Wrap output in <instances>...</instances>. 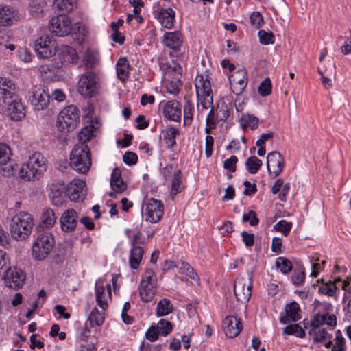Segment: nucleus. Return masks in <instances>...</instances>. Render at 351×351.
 Wrapping results in <instances>:
<instances>
[{"instance_id":"obj_51","label":"nucleus","mask_w":351,"mask_h":351,"mask_svg":"<svg viewBox=\"0 0 351 351\" xmlns=\"http://www.w3.org/2000/svg\"><path fill=\"white\" fill-rule=\"evenodd\" d=\"M156 328L159 333L163 336H167L173 330L172 324L170 322L163 319H160L158 322Z\"/></svg>"},{"instance_id":"obj_38","label":"nucleus","mask_w":351,"mask_h":351,"mask_svg":"<svg viewBox=\"0 0 351 351\" xmlns=\"http://www.w3.org/2000/svg\"><path fill=\"white\" fill-rule=\"evenodd\" d=\"M182 173L180 170H178L174 173L172 181H171V195H176L180 193L183 189L182 184Z\"/></svg>"},{"instance_id":"obj_43","label":"nucleus","mask_w":351,"mask_h":351,"mask_svg":"<svg viewBox=\"0 0 351 351\" xmlns=\"http://www.w3.org/2000/svg\"><path fill=\"white\" fill-rule=\"evenodd\" d=\"M276 266L283 274L289 273L293 267L291 262L285 257H278L276 260Z\"/></svg>"},{"instance_id":"obj_19","label":"nucleus","mask_w":351,"mask_h":351,"mask_svg":"<svg viewBox=\"0 0 351 351\" xmlns=\"http://www.w3.org/2000/svg\"><path fill=\"white\" fill-rule=\"evenodd\" d=\"M78 215L73 208L66 210L62 215L60 220L61 229L64 232H73L77 225Z\"/></svg>"},{"instance_id":"obj_15","label":"nucleus","mask_w":351,"mask_h":351,"mask_svg":"<svg viewBox=\"0 0 351 351\" xmlns=\"http://www.w3.org/2000/svg\"><path fill=\"white\" fill-rule=\"evenodd\" d=\"M285 166L282 156L276 151L269 153L267 156V169L269 176L273 178L280 174Z\"/></svg>"},{"instance_id":"obj_36","label":"nucleus","mask_w":351,"mask_h":351,"mask_svg":"<svg viewBox=\"0 0 351 351\" xmlns=\"http://www.w3.org/2000/svg\"><path fill=\"white\" fill-rule=\"evenodd\" d=\"M173 309L171 301L167 298H163L157 304L156 315L158 317L165 316L171 313Z\"/></svg>"},{"instance_id":"obj_55","label":"nucleus","mask_w":351,"mask_h":351,"mask_svg":"<svg viewBox=\"0 0 351 351\" xmlns=\"http://www.w3.org/2000/svg\"><path fill=\"white\" fill-rule=\"evenodd\" d=\"M260 43L263 45L273 44L275 40L274 36L271 32L265 30H260L258 33Z\"/></svg>"},{"instance_id":"obj_8","label":"nucleus","mask_w":351,"mask_h":351,"mask_svg":"<svg viewBox=\"0 0 351 351\" xmlns=\"http://www.w3.org/2000/svg\"><path fill=\"white\" fill-rule=\"evenodd\" d=\"M99 77L93 71L83 74L78 81V92L85 97H92L97 89Z\"/></svg>"},{"instance_id":"obj_24","label":"nucleus","mask_w":351,"mask_h":351,"mask_svg":"<svg viewBox=\"0 0 351 351\" xmlns=\"http://www.w3.org/2000/svg\"><path fill=\"white\" fill-rule=\"evenodd\" d=\"M107 293L105 291V287L103 285H95L96 302L97 305L105 311L108 307V299L111 298V286L110 284L106 285Z\"/></svg>"},{"instance_id":"obj_47","label":"nucleus","mask_w":351,"mask_h":351,"mask_svg":"<svg viewBox=\"0 0 351 351\" xmlns=\"http://www.w3.org/2000/svg\"><path fill=\"white\" fill-rule=\"evenodd\" d=\"M284 332L287 335H294L298 337L303 338L305 337V332L302 328L297 324H291L286 326Z\"/></svg>"},{"instance_id":"obj_50","label":"nucleus","mask_w":351,"mask_h":351,"mask_svg":"<svg viewBox=\"0 0 351 351\" xmlns=\"http://www.w3.org/2000/svg\"><path fill=\"white\" fill-rule=\"evenodd\" d=\"M140 284L157 285V277L151 269H147L142 276Z\"/></svg>"},{"instance_id":"obj_40","label":"nucleus","mask_w":351,"mask_h":351,"mask_svg":"<svg viewBox=\"0 0 351 351\" xmlns=\"http://www.w3.org/2000/svg\"><path fill=\"white\" fill-rule=\"evenodd\" d=\"M262 164V161L256 156H250L245 162L246 169L249 173L255 174L259 170Z\"/></svg>"},{"instance_id":"obj_48","label":"nucleus","mask_w":351,"mask_h":351,"mask_svg":"<svg viewBox=\"0 0 351 351\" xmlns=\"http://www.w3.org/2000/svg\"><path fill=\"white\" fill-rule=\"evenodd\" d=\"M12 152L10 147L3 143H0V165L9 162L11 158Z\"/></svg>"},{"instance_id":"obj_58","label":"nucleus","mask_w":351,"mask_h":351,"mask_svg":"<svg viewBox=\"0 0 351 351\" xmlns=\"http://www.w3.org/2000/svg\"><path fill=\"white\" fill-rule=\"evenodd\" d=\"M111 29L113 32V34H112V40L119 43L120 45L123 44L125 38L124 36L119 32V29H117V23L112 22L111 23Z\"/></svg>"},{"instance_id":"obj_25","label":"nucleus","mask_w":351,"mask_h":351,"mask_svg":"<svg viewBox=\"0 0 351 351\" xmlns=\"http://www.w3.org/2000/svg\"><path fill=\"white\" fill-rule=\"evenodd\" d=\"M310 327L308 333L310 335H313V341L319 343L330 339V335L326 328L319 324L318 320H312Z\"/></svg>"},{"instance_id":"obj_11","label":"nucleus","mask_w":351,"mask_h":351,"mask_svg":"<svg viewBox=\"0 0 351 351\" xmlns=\"http://www.w3.org/2000/svg\"><path fill=\"white\" fill-rule=\"evenodd\" d=\"M29 101L36 110H43L49 103V94L42 86H34L29 92Z\"/></svg>"},{"instance_id":"obj_52","label":"nucleus","mask_w":351,"mask_h":351,"mask_svg":"<svg viewBox=\"0 0 351 351\" xmlns=\"http://www.w3.org/2000/svg\"><path fill=\"white\" fill-rule=\"evenodd\" d=\"M271 92V82L269 77L265 78L259 85L258 93L261 96L269 95Z\"/></svg>"},{"instance_id":"obj_5","label":"nucleus","mask_w":351,"mask_h":351,"mask_svg":"<svg viewBox=\"0 0 351 351\" xmlns=\"http://www.w3.org/2000/svg\"><path fill=\"white\" fill-rule=\"evenodd\" d=\"M197 97V108L204 110L213 106V92L210 82L202 75H198L195 80Z\"/></svg>"},{"instance_id":"obj_12","label":"nucleus","mask_w":351,"mask_h":351,"mask_svg":"<svg viewBox=\"0 0 351 351\" xmlns=\"http://www.w3.org/2000/svg\"><path fill=\"white\" fill-rule=\"evenodd\" d=\"M164 213V206L161 201L154 198L149 199L145 204L146 220L151 223L159 221Z\"/></svg>"},{"instance_id":"obj_33","label":"nucleus","mask_w":351,"mask_h":351,"mask_svg":"<svg viewBox=\"0 0 351 351\" xmlns=\"http://www.w3.org/2000/svg\"><path fill=\"white\" fill-rule=\"evenodd\" d=\"M157 285L140 284L139 295L144 302H149L153 300L156 293Z\"/></svg>"},{"instance_id":"obj_18","label":"nucleus","mask_w":351,"mask_h":351,"mask_svg":"<svg viewBox=\"0 0 351 351\" xmlns=\"http://www.w3.org/2000/svg\"><path fill=\"white\" fill-rule=\"evenodd\" d=\"M5 108L8 115L12 120L21 121L25 115V108L19 97L9 100L8 103H3Z\"/></svg>"},{"instance_id":"obj_4","label":"nucleus","mask_w":351,"mask_h":351,"mask_svg":"<svg viewBox=\"0 0 351 351\" xmlns=\"http://www.w3.org/2000/svg\"><path fill=\"white\" fill-rule=\"evenodd\" d=\"M80 121L79 110L73 105L65 107L57 117V127L62 132H70L75 130Z\"/></svg>"},{"instance_id":"obj_63","label":"nucleus","mask_w":351,"mask_h":351,"mask_svg":"<svg viewBox=\"0 0 351 351\" xmlns=\"http://www.w3.org/2000/svg\"><path fill=\"white\" fill-rule=\"evenodd\" d=\"M123 162L128 165H133L137 162V155L132 152H127L123 156Z\"/></svg>"},{"instance_id":"obj_1","label":"nucleus","mask_w":351,"mask_h":351,"mask_svg":"<svg viewBox=\"0 0 351 351\" xmlns=\"http://www.w3.org/2000/svg\"><path fill=\"white\" fill-rule=\"evenodd\" d=\"M46 162V159L40 153L33 154L29 156L28 162L21 166L19 177L27 181L39 180L47 170Z\"/></svg>"},{"instance_id":"obj_34","label":"nucleus","mask_w":351,"mask_h":351,"mask_svg":"<svg viewBox=\"0 0 351 351\" xmlns=\"http://www.w3.org/2000/svg\"><path fill=\"white\" fill-rule=\"evenodd\" d=\"M144 250L140 246H134L130 250V265L132 269H136L138 267L142 260Z\"/></svg>"},{"instance_id":"obj_54","label":"nucleus","mask_w":351,"mask_h":351,"mask_svg":"<svg viewBox=\"0 0 351 351\" xmlns=\"http://www.w3.org/2000/svg\"><path fill=\"white\" fill-rule=\"evenodd\" d=\"M230 115L229 108L225 104H221L217 108L216 119L218 121H223L227 119Z\"/></svg>"},{"instance_id":"obj_49","label":"nucleus","mask_w":351,"mask_h":351,"mask_svg":"<svg viewBox=\"0 0 351 351\" xmlns=\"http://www.w3.org/2000/svg\"><path fill=\"white\" fill-rule=\"evenodd\" d=\"M193 107L191 101H186L184 106V125H190L193 121Z\"/></svg>"},{"instance_id":"obj_17","label":"nucleus","mask_w":351,"mask_h":351,"mask_svg":"<svg viewBox=\"0 0 351 351\" xmlns=\"http://www.w3.org/2000/svg\"><path fill=\"white\" fill-rule=\"evenodd\" d=\"M162 107V113L165 118L170 121L179 122L181 120V104L177 100L162 101L160 104Z\"/></svg>"},{"instance_id":"obj_6","label":"nucleus","mask_w":351,"mask_h":351,"mask_svg":"<svg viewBox=\"0 0 351 351\" xmlns=\"http://www.w3.org/2000/svg\"><path fill=\"white\" fill-rule=\"evenodd\" d=\"M55 243V239L51 233L40 234L32 245V254L34 259L44 260L50 253Z\"/></svg>"},{"instance_id":"obj_14","label":"nucleus","mask_w":351,"mask_h":351,"mask_svg":"<svg viewBox=\"0 0 351 351\" xmlns=\"http://www.w3.org/2000/svg\"><path fill=\"white\" fill-rule=\"evenodd\" d=\"M5 284L14 289L21 288L25 279V273L16 267H9L3 276Z\"/></svg>"},{"instance_id":"obj_37","label":"nucleus","mask_w":351,"mask_h":351,"mask_svg":"<svg viewBox=\"0 0 351 351\" xmlns=\"http://www.w3.org/2000/svg\"><path fill=\"white\" fill-rule=\"evenodd\" d=\"M240 121L243 130H245L247 128L254 130L258 125V119L250 114H243L240 118Z\"/></svg>"},{"instance_id":"obj_27","label":"nucleus","mask_w":351,"mask_h":351,"mask_svg":"<svg viewBox=\"0 0 351 351\" xmlns=\"http://www.w3.org/2000/svg\"><path fill=\"white\" fill-rule=\"evenodd\" d=\"M300 309L298 304L295 302H292L286 306V315L284 317H281L280 321L283 324L291 322H295L300 319Z\"/></svg>"},{"instance_id":"obj_31","label":"nucleus","mask_w":351,"mask_h":351,"mask_svg":"<svg viewBox=\"0 0 351 351\" xmlns=\"http://www.w3.org/2000/svg\"><path fill=\"white\" fill-rule=\"evenodd\" d=\"M56 219L57 217L53 210L51 208H46L42 213L40 222L37 228L38 230L50 228L54 225Z\"/></svg>"},{"instance_id":"obj_26","label":"nucleus","mask_w":351,"mask_h":351,"mask_svg":"<svg viewBox=\"0 0 351 351\" xmlns=\"http://www.w3.org/2000/svg\"><path fill=\"white\" fill-rule=\"evenodd\" d=\"M163 42L167 47L177 51L180 49L182 45L183 36L178 31L166 32L164 34Z\"/></svg>"},{"instance_id":"obj_57","label":"nucleus","mask_w":351,"mask_h":351,"mask_svg":"<svg viewBox=\"0 0 351 351\" xmlns=\"http://www.w3.org/2000/svg\"><path fill=\"white\" fill-rule=\"evenodd\" d=\"M242 220L243 222L249 221L252 226H255L259 223V219L256 217V212L254 210H250L247 213L244 214Z\"/></svg>"},{"instance_id":"obj_23","label":"nucleus","mask_w":351,"mask_h":351,"mask_svg":"<svg viewBox=\"0 0 351 351\" xmlns=\"http://www.w3.org/2000/svg\"><path fill=\"white\" fill-rule=\"evenodd\" d=\"M86 184L81 180H73L67 187L68 195L71 201L79 202L84 199Z\"/></svg>"},{"instance_id":"obj_64","label":"nucleus","mask_w":351,"mask_h":351,"mask_svg":"<svg viewBox=\"0 0 351 351\" xmlns=\"http://www.w3.org/2000/svg\"><path fill=\"white\" fill-rule=\"evenodd\" d=\"M159 334L156 326H151L146 332L145 337L148 340L154 342L158 339Z\"/></svg>"},{"instance_id":"obj_10","label":"nucleus","mask_w":351,"mask_h":351,"mask_svg":"<svg viewBox=\"0 0 351 351\" xmlns=\"http://www.w3.org/2000/svg\"><path fill=\"white\" fill-rule=\"evenodd\" d=\"M34 50L40 58H49L56 52L55 41L48 36H42L36 40Z\"/></svg>"},{"instance_id":"obj_53","label":"nucleus","mask_w":351,"mask_h":351,"mask_svg":"<svg viewBox=\"0 0 351 351\" xmlns=\"http://www.w3.org/2000/svg\"><path fill=\"white\" fill-rule=\"evenodd\" d=\"M292 227L291 222H287L285 220H280L276 224L274 225V228L276 231L282 232L285 236H287Z\"/></svg>"},{"instance_id":"obj_13","label":"nucleus","mask_w":351,"mask_h":351,"mask_svg":"<svg viewBox=\"0 0 351 351\" xmlns=\"http://www.w3.org/2000/svg\"><path fill=\"white\" fill-rule=\"evenodd\" d=\"M153 14L161 25L167 29H171L176 23V12L171 8H160L154 6Z\"/></svg>"},{"instance_id":"obj_32","label":"nucleus","mask_w":351,"mask_h":351,"mask_svg":"<svg viewBox=\"0 0 351 351\" xmlns=\"http://www.w3.org/2000/svg\"><path fill=\"white\" fill-rule=\"evenodd\" d=\"M59 56L65 64H74L78 60V55L75 49L69 45L62 46Z\"/></svg>"},{"instance_id":"obj_62","label":"nucleus","mask_w":351,"mask_h":351,"mask_svg":"<svg viewBox=\"0 0 351 351\" xmlns=\"http://www.w3.org/2000/svg\"><path fill=\"white\" fill-rule=\"evenodd\" d=\"M305 278L304 269L294 270L292 276V281L293 284L299 285L302 284Z\"/></svg>"},{"instance_id":"obj_30","label":"nucleus","mask_w":351,"mask_h":351,"mask_svg":"<svg viewBox=\"0 0 351 351\" xmlns=\"http://www.w3.org/2000/svg\"><path fill=\"white\" fill-rule=\"evenodd\" d=\"M117 77L122 82H125L129 77L130 66L128 59L125 57L119 58L116 64Z\"/></svg>"},{"instance_id":"obj_16","label":"nucleus","mask_w":351,"mask_h":351,"mask_svg":"<svg viewBox=\"0 0 351 351\" xmlns=\"http://www.w3.org/2000/svg\"><path fill=\"white\" fill-rule=\"evenodd\" d=\"M247 73L245 69L237 70L229 77V82L232 92L237 95H241L247 84Z\"/></svg>"},{"instance_id":"obj_2","label":"nucleus","mask_w":351,"mask_h":351,"mask_svg":"<svg viewBox=\"0 0 351 351\" xmlns=\"http://www.w3.org/2000/svg\"><path fill=\"white\" fill-rule=\"evenodd\" d=\"M34 226V219L31 214L21 211L16 214L10 223L12 237L16 241H23L29 237Z\"/></svg>"},{"instance_id":"obj_3","label":"nucleus","mask_w":351,"mask_h":351,"mask_svg":"<svg viewBox=\"0 0 351 351\" xmlns=\"http://www.w3.org/2000/svg\"><path fill=\"white\" fill-rule=\"evenodd\" d=\"M71 166L77 172L86 173L91 166V154L86 144L77 143L70 154Z\"/></svg>"},{"instance_id":"obj_61","label":"nucleus","mask_w":351,"mask_h":351,"mask_svg":"<svg viewBox=\"0 0 351 351\" xmlns=\"http://www.w3.org/2000/svg\"><path fill=\"white\" fill-rule=\"evenodd\" d=\"M238 161V158L236 156H232L230 158L226 159L223 162L224 169L230 171V172H234L236 171V164Z\"/></svg>"},{"instance_id":"obj_29","label":"nucleus","mask_w":351,"mask_h":351,"mask_svg":"<svg viewBox=\"0 0 351 351\" xmlns=\"http://www.w3.org/2000/svg\"><path fill=\"white\" fill-rule=\"evenodd\" d=\"M110 186L116 193H123L127 184L121 178V172L119 168H114L111 174Z\"/></svg>"},{"instance_id":"obj_42","label":"nucleus","mask_w":351,"mask_h":351,"mask_svg":"<svg viewBox=\"0 0 351 351\" xmlns=\"http://www.w3.org/2000/svg\"><path fill=\"white\" fill-rule=\"evenodd\" d=\"M95 127L93 125H90L83 128L80 133L78 134V143H84L88 141L93 136Z\"/></svg>"},{"instance_id":"obj_45","label":"nucleus","mask_w":351,"mask_h":351,"mask_svg":"<svg viewBox=\"0 0 351 351\" xmlns=\"http://www.w3.org/2000/svg\"><path fill=\"white\" fill-rule=\"evenodd\" d=\"M75 0H56L54 5L58 8L59 11L64 14L65 12L71 11Z\"/></svg>"},{"instance_id":"obj_28","label":"nucleus","mask_w":351,"mask_h":351,"mask_svg":"<svg viewBox=\"0 0 351 351\" xmlns=\"http://www.w3.org/2000/svg\"><path fill=\"white\" fill-rule=\"evenodd\" d=\"M49 197L54 206H61L64 202L62 190L64 184L60 182L53 183L49 186Z\"/></svg>"},{"instance_id":"obj_39","label":"nucleus","mask_w":351,"mask_h":351,"mask_svg":"<svg viewBox=\"0 0 351 351\" xmlns=\"http://www.w3.org/2000/svg\"><path fill=\"white\" fill-rule=\"evenodd\" d=\"M88 320L91 326H101L104 322V311H99L96 308H93L89 315Z\"/></svg>"},{"instance_id":"obj_9","label":"nucleus","mask_w":351,"mask_h":351,"mask_svg":"<svg viewBox=\"0 0 351 351\" xmlns=\"http://www.w3.org/2000/svg\"><path fill=\"white\" fill-rule=\"evenodd\" d=\"M49 27L57 36H67L73 30L71 20L65 14H59L52 18Z\"/></svg>"},{"instance_id":"obj_7","label":"nucleus","mask_w":351,"mask_h":351,"mask_svg":"<svg viewBox=\"0 0 351 351\" xmlns=\"http://www.w3.org/2000/svg\"><path fill=\"white\" fill-rule=\"evenodd\" d=\"M252 275L247 273L245 276H238L234 284V293L238 302L245 304L252 295Z\"/></svg>"},{"instance_id":"obj_20","label":"nucleus","mask_w":351,"mask_h":351,"mask_svg":"<svg viewBox=\"0 0 351 351\" xmlns=\"http://www.w3.org/2000/svg\"><path fill=\"white\" fill-rule=\"evenodd\" d=\"M243 328L239 319L235 316H227L223 321V328L226 335L229 338L237 337Z\"/></svg>"},{"instance_id":"obj_56","label":"nucleus","mask_w":351,"mask_h":351,"mask_svg":"<svg viewBox=\"0 0 351 351\" xmlns=\"http://www.w3.org/2000/svg\"><path fill=\"white\" fill-rule=\"evenodd\" d=\"M250 19L251 25L256 29H259L263 23V17L257 11H254L250 14Z\"/></svg>"},{"instance_id":"obj_59","label":"nucleus","mask_w":351,"mask_h":351,"mask_svg":"<svg viewBox=\"0 0 351 351\" xmlns=\"http://www.w3.org/2000/svg\"><path fill=\"white\" fill-rule=\"evenodd\" d=\"M336 289L337 287L334 283L329 282L323 284L322 286H320L319 291L323 294H326L328 295L332 296L336 291Z\"/></svg>"},{"instance_id":"obj_41","label":"nucleus","mask_w":351,"mask_h":351,"mask_svg":"<svg viewBox=\"0 0 351 351\" xmlns=\"http://www.w3.org/2000/svg\"><path fill=\"white\" fill-rule=\"evenodd\" d=\"M313 320H318L319 324L323 326L324 324H327L328 326L334 327L337 324L336 316L335 315H329L328 313L325 315L317 314Z\"/></svg>"},{"instance_id":"obj_35","label":"nucleus","mask_w":351,"mask_h":351,"mask_svg":"<svg viewBox=\"0 0 351 351\" xmlns=\"http://www.w3.org/2000/svg\"><path fill=\"white\" fill-rule=\"evenodd\" d=\"M180 134L179 130L173 126L166 129L164 133L163 139L168 148H173L176 144V138Z\"/></svg>"},{"instance_id":"obj_46","label":"nucleus","mask_w":351,"mask_h":351,"mask_svg":"<svg viewBox=\"0 0 351 351\" xmlns=\"http://www.w3.org/2000/svg\"><path fill=\"white\" fill-rule=\"evenodd\" d=\"M84 63L87 69L93 68L99 61L98 55L93 51H86L84 56Z\"/></svg>"},{"instance_id":"obj_44","label":"nucleus","mask_w":351,"mask_h":351,"mask_svg":"<svg viewBox=\"0 0 351 351\" xmlns=\"http://www.w3.org/2000/svg\"><path fill=\"white\" fill-rule=\"evenodd\" d=\"M1 166V173L3 176L5 177L14 175L17 171H19L20 169V168L19 169V165L10 160L9 162H6L5 164H3Z\"/></svg>"},{"instance_id":"obj_21","label":"nucleus","mask_w":351,"mask_h":351,"mask_svg":"<svg viewBox=\"0 0 351 351\" xmlns=\"http://www.w3.org/2000/svg\"><path fill=\"white\" fill-rule=\"evenodd\" d=\"M18 19L17 12L10 5L0 4V27L13 25Z\"/></svg>"},{"instance_id":"obj_22","label":"nucleus","mask_w":351,"mask_h":351,"mask_svg":"<svg viewBox=\"0 0 351 351\" xmlns=\"http://www.w3.org/2000/svg\"><path fill=\"white\" fill-rule=\"evenodd\" d=\"M18 97L15 84L10 80L0 77V99L3 103Z\"/></svg>"},{"instance_id":"obj_60","label":"nucleus","mask_w":351,"mask_h":351,"mask_svg":"<svg viewBox=\"0 0 351 351\" xmlns=\"http://www.w3.org/2000/svg\"><path fill=\"white\" fill-rule=\"evenodd\" d=\"M29 11L31 15L38 16L43 12V6L37 0H34L29 4Z\"/></svg>"}]
</instances>
